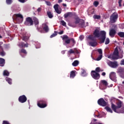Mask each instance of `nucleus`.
Listing matches in <instances>:
<instances>
[{
    "mask_svg": "<svg viewBox=\"0 0 124 124\" xmlns=\"http://www.w3.org/2000/svg\"><path fill=\"white\" fill-rule=\"evenodd\" d=\"M54 8L57 14H61L62 13V11L59 10V4H56L54 6Z\"/></svg>",
    "mask_w": 124,
    "mask_h": 124,
    "instance_id": "16",
    "label": "nucleus"
},
{
    "mask_svg": "<svg viewBox=\"0 0 124 124\" xmlns=\"http://www.w3.org/2000/svg\"><path fill=\"white\" fill-rule=\"evenodd\" d=\"M97 52H98V53H99V54H100V55H102V49H97Z\"/></svg>",
    "mask_w": 124,
    "mask_h": 124,
    "instance_id": "47",
    "label": "nucleus"
},
{
    "mask_svg": "<svg viewBox=\"0 0 124 124\" xmlns=\"http://www.w3.org/2000/svg\"><path fill=\"white\" fill-rule=\"evenodd\" d=\"M64 53H65L64 51H62V54H64Z\"/></svg>",
    "mask_w": 124,
    "mask_h": 124,
    "instance_id": "62",
    "label": "nucleus"
},
{
    "mask_svg": "<svg viewBox=\"0 0 124 124\" xmlns=\"http://www.w3.org/2000/svg\"><path fill=\"white\" fill-rule=\"evenodd\" d=\"M88 38L90 40H92L93 42H90L89 43V45L92 47H95L97 45V42H96V39L94 38V37L92 36L91 35L88 36Z\"/></svg>",
    "mask_w": 124,
    "mask_h": 124,
    "instance_id": "4",
    "label": "nucleus"
},
{
    "mask_svg": "<svg viewBox=\"0 0 124 124\" xmlns=\"http://www.w3.org/2000/svg\"><path fill=\"white\" fill-rule=\"evenodd\" d=\"M37 11L38 12V13H39V12L41 11V8H38L37 10Z\"/></svg>",
    "mask_w": 124,
    "mask_h": 124,
    "instance_id": "55",
    "label": "nucleus"
},
{
    "mask_svg": "<svg viewBox=\"0 0 124 124\" xmlns=\"http://www.w3.org/2000/svg\"><path fill=\"white\" fill-rule=\"evenodd\" d=\"M43 30L45 32H48L49 31V27L46 24H45V26L43 27Z\"/></svg>",
    "mask_w": 124,
    "mask_h": 124,
    "instance_id": "26",
    "label": "nucleus"
},
{
    "mask_svg": "<svg viewBox=\"0 0 124 124\" xmlns=\"http://www.w3.org/2000/svg\"><path fill=\"white\" fill-rule=\"evenodd\" d=\"M95 117H97V118H101L100 114L99 113L98 115H95Z\"/></svg>",
    "mask_w": 124,
    "mask_h": 124,
    "instance_id": "58",
    "label": "nucleus"
},
{
    "mask_svg": "<svg viewBox=\"0 0 124 124\" xmlns=\"http://www.w3.org/2000/svg\"><path fill=\"white\" fill-rule=\"evenodd\" d=\"M2 44H3V42H0V56H1V57H4V56L6 55V53L3 50V47L2 46H1Z\"/></svg>",
    "mask_w": 124,
    "mask_h": 124,
    "instance_id": "12",
    "label": "nucleus"
},
{
    "mask_svg": "<svg viewBox=\"0 0 124 124\" xmlns=\"http://www.w3.org/2000/svg\"><path fill=\"white\" fill-rule=\"evenodd\" d=\"M3 75L4 76H9V72L7 70H4L3 72Z\"/></svg>",
    "mask_w": 124,
    "mask_h": 124,
    "instance_id": "35",
    "label": "nucleus"
},
{
    "mask_svg": "<svg viewBox=\"0 0 124 124\" xmlns=\"http://www.w3.org/2000/svg\"><path fill=\"white\" fill-rule=\"evenodd\" d=\"M91 75L95 80H98L99 78H100V74L96 72L94 70H92L91 71Z\"/></svg>",
    "mask_w": 124,
    "mask_h": 124,
    "instance_id": "8",
    "label": "nucleus"
},
{
    "mask_svg": "<svg viewBox=\"0 0 124 124\" xmlns=\"http://www.w3.org/2000/svg\"><path fill=\"white\" fill-rule=\"evenodd\" d=\"M118 35L120 36V37H122L124 38V32H119L118 33Z\"/></svg>",
    "mask_w": 124,
    "mask_h": 124,
    "instance_id": "32",
    "label": "nucleus"
},
{
    "mask_svg": "<svg viewBox=\"0 0 124 124\" xmlns=\"http://www.w3.org/2000/svg\"><path fill=\"white\" fill-rule=\"evenodd\" d=\"M57 32L56 31H54V33L52 34L50 36V38H53V37H55V36H57Z\"/></svg>",
    "mask_w": 124,
    "mask_h": 124,
    "instance_id": "37",
    "label": "nucleus"
},
{
    "mask_svg": "<svg viewBox=\"0 0 124 124\" xmlns=\"http://www.w3.org/2000/svg\"><path fill=\"white\" fill-rule=\"evenodd\" d=\"M116 30L114 29H111L109 30V35L110 37H114L116 35Z\"/></svg>",
    "mask_w": 124,
    "mask_h": 124,
    "instance_id": "15",
    "label": "nucleus"
},
{
    "mask_svg": "<svg viewBox=\"0 0 124 124\" xmlns=\"http://www.w3.org/2000/svg\"><path fill=\"white\" fill-rule=\"evenodd\" d=\"M0 38H2V37L0 35Z\"/></svg>",
    "mask_w": 124,
    "mask_h": 124,
    "instance_id": "63",
    "label": "nucleus"
},
{
    "mask_svg": "<svg viewBox=\"0 0 124 124\" xmlns=\"http://www.w3.org/2000/svg\"><path fill=\"white\" fill-rule=\"evenodd\" d=\"M122 1H123V0H119L118 3L120 7L122 6Z\"/></svg>",
    "mask_w": 124,
    "mask_h": 124,
    "instance_id": "48",
    "label": "nucleus"
},
{
    "mask_svg": "<svg viewBox=\"0 0 124 124\" xmlns=\"http://www.w3.org/2000/svg\"><path fill=\"white\" fill-rule=\"evenodd\" d=\"M62 5H63V6H64V7H66V4L63 3V4H62Z\"/></svg>",
    "mask_w": 124,
    "mask_h": 124,
    "instance_id": "60",
    "label": "nucleus"
},
{
    "mask_svg": "<svg viewBox=\"0 0 124 124\" xmlns=\"http://www.w3.org/2000/svg\"><path fill=\"white\" fill-rule=\"evenodd\" d=\"M97 103L99 105H100V106H103V107L107 106V103L103 98L99 99L97 101Z\"/></svg>",
    "mask_w": 124,
    "mask_h": 124,
    "instance_id": "10",
    "label": "nucleus"
},
{
    "mask_svg": "<svg viewBox=\"0 0 124 124\" xmlns=\"http://www.w3.org/2000/svg\"><path fill=\"white\" fill-rule=\"evenodd\" d=\"M73 16V14L71 12H68L64 15V17L66 19V18H71Z\"/></svg>",
    "mask_w": 124,
    "mask_h": 124,
    "instance_id": "18",
    "label": "nucleus"
},
{
    "mask_svg": "<svg viewBox=\"0 0 124 124\" xmlns=\"http://www.w3.org/2000/svg\"><path fill=\"white\" fill-rule=\"evenodd\" d=\"M111 59H112V60H118V59H119V58L117 57V56H116L115 55L113 54L111 56Z\"/></svg>",
    "mask_w": 124,
    "mask_h": 124,
    "instance_id": "39",
    "label": "nucleus"
},
{
    "mask_svg": "<svg viewBox=\"0 0 124 124\" xmlns=\"http://www.w3.org/2000/svg\"><path fill=\"white\" fill-rule=\"evenodd\" d=\"M93 34L94 35V37L99 38L100 44L105 42L106 45H107L108 43H110V39L108 38H106V32L105 31H99L98 29H95Z\"/></svg>",
    "mask_w": 124,
    "mask_h": 124,
    "instance_id": "1",
    "label": "nucleus"
},
{
    "mask_svg": "<svg viewBox=\"0 0 124 124\" xmlns=\"http://www.w3.org/2000/svg\"><path fill=\"white\" fill-rule=\"evenodd\" d=\"M79 64V61L78 60H75L73 63L72 65L73 66H77Z\"/></svg>",
    "mask_w": 124,
    "mask_h": 124,
    "instance_id": "30",
    "label": "nucleus"
},
{
    "mask_svg": "<svg viewBox=\"0 0 124 124\" xmlns=\"http://www.w3.org/2000/svg\"><path fill=\"white\" fill-rule=\"evenodd\" d=\"M79 28H85L86 27V25H85V21H84V20H82L79 25H78Z\"/></svg>",
    "mask_w": 124,
    "mask_h": 124,
    "instance_id": "21",
    "label": "nucleus"
},
{
    "mask_svg": "<svg viewBox=\"0 0 124 124\" xmlns=\"http://www.w3.org/2000/svg\"><path fill=\"white\" fill-rule=\"evenodd\" d=\"M98 4H99V3L97 1H95L94 2V5L95 6V7H97L98 6Z\"/></svg>",
    "mask_w": 124,
    "mask_h": 124,
    "instance_id": "46",
    "label": "nucleus"
},
{
    "mask_svg": "<svg viewBox=\"0 0 124 124\" xmlns=\"http://www.w3.org/2000/svg\"><path fill=\"white\" fill-rule=\"evenodd\" d=\"M80 23V20L76 19L74 23L71 24L70 26V27H73V28H76V25Z\"/></svg>",
    "mask_w": 124,
    "mask_h": 124,
    "instance_id": "19",
    "label": "nucleus"
},
{
    "mask_svg": "<svg viewBox=\"0 0 124 124\" xmlns=\"http://www.w3.org/2000/svg\"><path fill=\"white\" fill-rule=\"evenodd\" d=\"M33 21L34 23L35 26H37V25H39V21H38V19H37V18L34 17L33 18Z\"/></svg>",
    "mask_w": 124,
    "mask_h": 124,
    "instance_id": "23",
    "label": "nucleus"
},
{
    "mask_svg": "<svg viewBox=\"0 0 124 124\" xmlns=\"http://www.w3.org/2000/svg\"><path fill=\"white\" fill-rule=\"evenodd\" d=\"M24 25L25 26H33V20L32 18L31 17H26L24 22Z\"/></svg>",
    "mask_w": 124,
    "mask_h": 124,
    "instance_id": "5",
    "label": "nucleus"
},
{
    "mask_svg": "<svg viewBox=\"0 0 124 124\" xmlns=\"http://www.w3.org/2000/svg\"><path fill=\"white\" fill-rule=\"evenodd\" d=\"M5 60L3 58H0V66H4Z\"/></svg>",
    "mask_w": 124,
    "mask_h": 124,
    "instance_id": "22",
    "label": "nucleus"
},
{
    "mask_svg": "<svg viewBox=\"0 0 124 124\" xmlns=\"http://www.w3.org/2000/svg\"><path fill=\"white\" fill-rule=\"evenodd\" d=\"M20 53H23V54H25L26 55H27V54H28V52H27V50H26V49L22 48L20 50Z\"/></svg>",
    "mask_w": 124,
    "mask_h": 124,
    "instance_id": "36",
    "label": "nucleus"
},
{
    "mask_svg": "<svg viewBox=\"0 0 124 124\" xmlns=\"http://www.w3.org/2000/svg\"><path fill=\"white\" fill-rule=\"evenodd\" d=\"M102 59V55H100L96 59V61H100Z\"/></svg>",
    "mask_w": 124,
    "mask_h": 124,
    "instance_id": "45",
    "label": "nucleus"
},
{
    "mask_svg": "<svg viewBox=\"0 0 124 124\" xmlns=\"http://www.w3.org/2000/svg\"><path fill=\"white\" fill-rule=\"evenodd\" d=\"M79 39L80 40H83L84 39V36L83 35H80L79 36Z\"/></svg>",
    "mask_w": 124,
    "mask_h": 124,
    "instance_id": "52",
    "label": "nucleus"
},
{
    "mask_svg": "<svg viewBox=\"0 0 124 124\" xmlns=\"http://www.w3.org/2000/svg\"><path fill=\"white\" fill-rule=\"evenodd\" d=\"M22 40H23V41H27V40H28V36H24L22 38Z\"/></svg>",
    "mask_w": 124,
    "mask_h": 124,
    "instance_id": "41",
    "label": "nucleus"
},
{
    "mask_svg": "<svg viewBox=\"0 0 124 124\" xmlns=\"http://www.w3.org/2000/svg\"><path fill=\"white\" fill-rule=\"evenodd\" d=\"M75 72H76V71H72L70 72V78H74V77L76 76V74H75Z\"/></svg>",
    "mask_w": 124,
    "mask_h": 124,
    "instance_id": "24",
    "label": "nucleus"
},
{
    "mask_svg": "<svg viewBox=\"0 0 124 124\" xmlns=\"http://www.w3.org/2000/svg\"><path fill=\"white\" fill-rule=\"evenodd\" d=\"M61 2H62V0H59L58 3H61Z\"/></svg>",
    "mask_w": 124,
    "mask_h": 124,
    "instance_id": "59",
    "label": "nucleus"
},
{
    "mask_svg": "<svg viewBox=\"0 0 124 124\" xmlns=\"http://www.w3.org/2000/svg\"><path fill=\"white\" fill-rule=\"evenodd\" d=\"M87 75H88V74L87 73L86 71L84 69H82L81 71V76H82L83 77H86Z\"/></svg>",
    "mask_w": 124,
    "mask_h": 124,
    "instance_id": "28",
    "label": "nucleus"
},
{
    "mask_svg": "<svg viewBox=\"0 0 124 124\" xmlns=\"http://www.w3.org/2000/svg\"><path fill=\"white\" fill-rule=\"evenodd\" d=\"M2 124H9V123H8L7 121H3Z\"/></svg>",
    "mask_w": 124,
    "mask_h": 124,
    "instance_id": "53",
    "label": "nucleus"
},
{
    "mask_svg": "<svg viewBox=\"0 0 124 124\" xmlns=\"http://www.w3.org/2000/svg\"><path fill=\"white\" fill-rule=\"evenodd\" d=\"M7 81L8 83L9 84H10V85H11V84H12V79H11L10 78H8L7 79Z\"/></svg>",
    "mask_w": 124,
    "mask_h": 124,
    "instance_id": "42",
    "label": "nucleus"
},
{
    "mask_svg": "<svg viewBox=\"0 0 124 124\" xmlns=\"http://www.w3.org/2000/svg\"><path fill=\"white\" fill-rule=\"evenodd\" d=\"M7 4H11L12 3V0H6Z\"/></svg>",
    "mask_w": 124,
    "mask_h": 124,
    "instance_id": "40",
    "label": "nucleus"
},
{
    "mask_svg": "<svg viewBox=\"0 0 124 124\" xmlns=\"http://www.w3.org/2000/svg\"><path fill=\"white\" fill-rule=\"evenodd\" d=\"M46 14H47L48 18H49L50 19H52V18H53V17H54L53 14L50 11H47L46 12Z\"/></svg>",
    "mask_w": 124,
    "mask_h": 124,
    "instance_id": "25",
    "label": "nucleus"
},
{
    "mask_svg": "<svg viewBox=\"0 0 124 124\" xmlns=\"http://www.w3.org/2000/svg\"><path fill=\"white\" fill-rule=\"evenodd\" d=\"M117 73H120V74H123V73H124V68L122 67H119L117 69Z\"/></svg>",
    "mask_w": 124,
    "mask_h": 124,
    "instance_id": "20",
    "label": "nucleus"
},
{
    "mask_svg": "<svg viewBox=\"0 0 124 124\" xmlns=\"http://www.w3.org/2000/svg\"><path fill=\"white\" fill-rule=\"evenodd\" d=\"M24 47H29V44L28 43L24 44Z\"/></svg>",
    "mask_w": 124,
    "mask_h": 124,
    "instance_id": "54",
    "label": "nucleus"
},
{
    "mask_svg": "<svg viewBox=\"0 0 124 124\" xmlns=\"http://www.w3.org/2000/svg\"><path fill=\"white\" fill-rule=\"evenodd\" d=\"M19 18H20V19H23L24 17L21 14H16V16L15 17V20H16V21H17V22H19Z\"/></svg>",
    "mask_w": 124,
    "mask_h": 124,
    "instance_id": "17",
    "label": "nucleus"
},
{
    "mask_svg": "<svg viewBox=\"0 0 124 124\" xmlns=\"http://www.w3.org/2000/svg\"><path fill=\"white\" fill-rule=\"evenodd\" d=\"M109 78L113 82H117V77H116V73L112 72L109 75Z\"/></svg>",
    "mask_w": 124,
    "mask_h": 124,
    "instance_id": "13",
    "label": "nucleus"
},
{
    "mask_svg": "<svg viewBox=\"0 0 124 124\" xmlns=\"http://www.w3.org/2000/svg\"><path fill=\"white\" fill-rule=\"evenodd\" d=\"M117 101L116 102V105L112 104L111 108L115 113L118 114H124V103L121 101L120 99H117Z\"/></svg>",
    "mask_w": 124,
    "mask_h": 124,
    "instance_id": "2",
    "label": "nucleus"
},
{
    "mask_svg": "<svg viewBox=\"0 0 124 124\" xmlns=\"http://www.w3.org/2000/svg\"><path fill=\"white\" fill-rule=\"evenodd\" d=\"M76 53V54H80V52H79V50L77 49V48H75L73 49H70L68 51V55H71V54H75Z\"/></svg>",
    "mask_w": 124,
    "mask_h": 124,
    "instance_id": "14",
    "label": "nucleus"
},
{
    "mask_svg": "<svg viewBox=\"0 0 124 124\" xmlns=\"http://www.w3.org/2000/svg\"><path fill=\"white\" fill-rule=\"evenodd\" d=\"M24 43L21 42L17 45V46H18L19 48H24Z\"/></svg>",
    "mask_w": 124,
    "mask_h": 124,
    "instance_id": "33",
    "label": "nucleus"
},
{
    "mask_svg": "<svg viewBox=\"0 0 124 124\" xmlns=\"http://www.w3.org/2000/svg\"><path fill=\"white\" fill-rule=\"evenodd\" d=\"M59 34H63V31H62L60 32H58Z\"/></svg>",
    "mask_w": 124,
    "mask_h": 124,
    "instance_id": "56",
    "label": "nucleus"
},
{
    "mask_svg": "<svg viewBox=\"0 0 124 124\" xmlns=\"http://www.w3.org/2000/svg\"><path fill=\"white\" fill-rule=\"evenodd\" d=\"M78 1H82V0H78Z\"/></svg>",
    "mask_w": 124,
    "mask_h": 124,
    "instance_id": "64",
    "label": "nucleus"
},
{
    "mask_svg": "<svg viewBox=\"0 0 124 124\" xmlns=\"http://www.w3.org/2000/svg\"><path fill=\"white\" fill-rule=\"evenodd\" d=\"M46 3L48 6H50L51 5V2L47 1H46Z\"/></svg>",
    "mask_w": 124,
    "mask_h": 124,
    "instance_id": "50",
    "label": "nucleus"
},
{
    "mask_svg": "<svg viewBox=\"0 0 124 124\" xmlns=\"http://www.w3.org/2000/svg\"><path fill=\"white\" fill-rule=\"evenodd\" d=\"M120 65H124V59H123L122 60H121V62H120Z\"/></svg>",
    "mask_w": 124,
    "mask_h": 124,
    "instance_id": "49",
    "label": "nucleus"
},
{
    "mask_svg": "<svg viewBox=\"0 0 124 124\" xmlns=\"http://www.w3.org/2000/svg\"><path fill=\"white\" fill-rule=\"evenodd\" d=\"M95 71L97 73H99V72H100V67L96 68Z\"/></svg>",
    "mask_w": 124,
    "mask_h": 124,
    "instance_id": "44",
    "label": "nucleus"
},
{
    "mask_svg": "<svg viewBox=\"0 0 124 124\" xmlns=\"http://www.w3.org/2000/svg\"><path fill=\"white\" fill-rule=\"evenodd\" d=\"M27 100V97L25 95L20 96L18 98V101L20 103H25Z\"/></svg>",
    "mask_w": 124,
    "mask_h": 124,
    "instance_id": "11",
    "label": "nucleus"
},
{
    "mask_svg": "<svg viewBox=\"0 0 124 124\" xmlns=\"http://www.w3.org/2000/svg\"><path fill=\"white\" fill-rule=\"evenodd\" d=\"M18 1H19V2H21V3H24L26 2L25 0H18Z\"/></svg>",
    "mask_w": 124,
    "mask_h": 124,
    "instance_id": "51",
    "label": "nucleus"
},
{
    "mask_svg": "<svg viewBox=\"0 0 124 124\" xmlns=\"http://www.w3.org/2000/svg\"><path fill=\"white\" fill-rule=\"evenodd\" d=\"M101 84L105 86V87H107L108 86V82L106 81L105 80H102L101 81Z\"/></svg>",
    "mask_w": 124,
    "mask_h": 124,
    "instance_id": "27",
    "label": "nucleus"
},
{
    "mask_svg": "<svg viewBox=\"0 0 124 124\" xmlns=\"http://www.w3.org/2000/svg\"><path fill=\"white\" fill-rule=\"evenodd\" d=\"M102 76H105L106 75V73L105 72H103L102 73Z\"/></svg>",
    "mask_w": 124,
    "mask_h": 124,
    "instance_id": "57",
    "label": "nucleus"
},
{
    "mask_svg": "<svg viewBox=\"0 0 124 124\" xmlns=\"http://www.w3.org/2000/svg\"><path fill=\"white\" fill-rule=\"evenodd\" d=\"M113 55H115L116 57H119V50L117 48H116L113 52Z\"/></svg>",
    "mask_w": 124,
    "mask_h": 124,
    "instance_id": "29",
    "label": "nucleus"
},
{
    "mask_svg": "<svg viewBox=\"0 0 124 124\" xmlns=\"http://www.w3.org/2000/svg\"><path fill=\"white\" fill-rule=\"evenodd\" d=\"M105 109L108 112H109V113H113V110H112V109H111L110 107H106Z\"/></svg>",
    "mask_w": 124,
    "mask_h": 124,
    "instance_id": "31",
    "label": "nucleus"
},
{
    "mask_svg": "<svg viewBox=\"0 0 124 124\" xmlns=\"http://www.w3.org/2000/svg\"><path fill=\"white\" fill-rule=\"evenodd\" d=\"M119 15L116 13H113L110 16V22L111 24H114V23H116L117 22V20H118V17Z\"/></svg>",
    "mask_w": 124,
    "mask_h": 124,
    "instance_id": "6",
    "label": "nucleus"
},
{
    "mask_svg": "<svg viewBox=\"0 0 124 124\" xmlns=\"http://www.w3.org/2000/svg\"><path fill=\"white\" fill-rule=\"evenodd\" d=\"M37 105L40 108H45L47 107V101L46 100H41L38 102Z\"/></svg>",
    "mask_w": 124,
    "mask_h": 124,
    "instance_id": "7",
    "label": "nucleus"
},
{
    "mask_svg": "<svg viewBox=\"0 0 124 124\" xmlns=\"http://www.w3.org/2000/svg\"><path fill=\"white\" fill-rule=\"evenodd\" d=\"M62 40H63L65 43V44H70V41L72 42V43L74 45L76 44V42L75 41V40L74 38H72L71 39H69L68 37V36L66 35H63V37L62 38Z\"/></svg>",
    "mask_w": 124,
    "mask_h": 124,
    "instance_id": "3",
    "label": "nucleus"
},
{
    "mask_svg": "<svg viewBox=\"0 0 124 124\" xmlns=\"http://www.w3.org/2000/svg\"><path fill=\"white\" fill-rule=\"evenodd\" d=\"M4 46L5 49H9L10 48L9 45L8 44H4Z\"/></svg>",
    "mask_w": 124,
    "mask_h": 124,
    "instance_id": "43",
    "label": "nucleus"
},
{
    "mask_svg": "<svg viewBox=\"0 0 124 124\" xmlns=\"http://www.w3.org/2000/svg\"><path fill=\"white\" fill-rule=\"evenodd\" d=\"M107 63L108 65L110 67H112V68H117V67L119 66V64H118V62L117 61L112 62L108 61Z\"/></svg>",
    "mask_w": 124,
    "mask_h": 124,
    "instance_id": "9",
    "label": "nucleus"
},
{
    "mask_svg": "<svg viewBox=\"0 0 124 124\" xmlns=\"http://www.w3.org/2000/svg\"><path fill=\"white\" fill-rule=\"evenodd\" d=\"M61 23L62 26H63V27H66V23L65 22H64V21L62 20L61 21Z\"/></svg>",
    "mask_w": 124,
    "mask_h": 124,
    "instance_id": "38",
    "label": "nucleus"
},
{
    "mask_svg": "<svg viewBox=\"0 0 124 124\" xmlns=\"http://www.w3.org/2000/svg\"><path fill=\"white\" fill-rule=\"evenodd\" d=\"M93 18L94 19H100V18H101V16L99 15H94L93 16Z\"/></svg>",
    "mask_w": 124,
    "mask_h": 124,
    "instance_id": "34",
    "label": "nucleus"
},
{
    "mask_svg": "<svg viewBox=\"0 0 124 124\" xmlns=\"http://www.w3.org/2000/svg\"><path fill=\"white\" fill-rule=\"evenodd\" d=\"M85 26L86 27H88V26H89V23L87 22L86 25Z\"/></svg>",
    "mask_w": 124,
    "mask_h": 124,
    "instance_id": "61",
    "label": "nucleus"
}]
</instances>
